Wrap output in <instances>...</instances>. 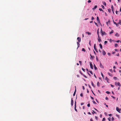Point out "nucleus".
Listing matches in <instances>:
<instances>
[{"mask_svg": "<svg viewBox=\"0 0 121 121\" xmlns=\"http://www.w3.org/2000/svg\"><path fill=\"white\" fill-rule=\"evenodd\" d=\"M105 99L106 100H108V98L107 97H106V98H105Z\"/></svg>", "mask_w": 121, "mask_h": 121, "instance_id": "obj_51", "label": "nucleus"}, {"mask_svg": "<svg viewBox=\"0 0 121 121\" xmlns=\"http://www.w3.org/2000/svg\"><path fill=\"white\" fill-rule=\"evenodd\" d=\"M115 35L117 37H118L119 36V35L118 33H116V34Z\"/></svg>", "mask_w": 121, "mask_h": 121, "instance_id": "obj_18", "label": "nucleus"}, {"mask_svg": "<svg viewBox=\"0 0 121 121\" xmlns=\"http://www.w3.org/2000/svg\"><path fill=\"white\" fill-rule=\"evenodd\" d=\"M108 55L109 56H110V54L109 53H108Z\"/></svg>", "mask_w": 121, "mask_h": 121, "instance_id": "obj_59", "label": "nucleus"}, {"mask_svg": "<svg viewBox=\"0 0 121 121\" xmlns=\"http://www.w3.org/2000/svg\"><path fill=\"white\" fill-rule=\"evenodd\" d=\"M83 76L85 78H86V76H85V75H84V74H83Z\"/></svg>", "mask_w": 121, "mask_h": 121, "instance_id": "obj_63", "label": "nucleus"}, {"mask_svg": "<svg viewBox=\"0 0 121 121\" xmlns=\"http://www.w3.org/2000/svg\"><path fill=\"white\" fill-rule=\"evenodd\" d=\"M92 114L93 115L94 114V113L96 114V113L95 112L94 110H93L92 111Z\"/></svg>", "mask_w": 121, "mask_h": 121, "instance_id": "obj_24", "label": "nucleus"}, {"mask_svg": "<svg viewBox=\"0 0 121 121\" xmlns=\"http://www.w3.org/2000/svg\"><path fill=\"white\" fill-rule=\"evenodd\" d=\"M95 119H96V120H98V117H96V116H95Z\"/></svg>", "mask_w": 121, "mask_h": 121, "instance_id": "obj_44", "label": "nucleus"}, {"mask_svg": "<svg viewBox=\"0 0 121 121\" xmlns=\"http://www.w3.org/2000/svg\"><path fill=\"white\" fill-rule=\"evenodd\" d=\"M94 19V17H91V20H93Z\"/></svg>", "mask_w": 121, "mask_h": 121, "instance_id": "obj_53", "label": "nucleus"}, {"mask_svg": "<svg viewBox=\"0 0 121 121\" xmlns=\"http://www.w3.org/2000/svg\"><path fill=\"white\" fill-rule=\"evenodd\" d=\"M76 91V89H75V91L74 92V93L73 94V96H75V95Z\"/></svg>", "mask_w": 121, "mask_h": 121, "instance_id": "obj_23", "label": "nucleus"}, {"mask_svg": "<svg viewBox=\"0 0 121 121\" xmlns=\"http://www.w3.org/2000/svg\"><path fill=\"white\" fill-rule=\"evenodd\" d=\"M76 106H74V109L77 112H78V111L76 109Z\"/></svg>", "mask_w": 121, "mask_h": 121, "instance_id": "obj_27", "label": "nucleus"}, {"mask_svg": "<svg viewBox=\"0 0 121 121\" xmlns=\"http://www.w3.org/2000/svg\"><path fill=\"white\" fill-rule=\"evenodd\" d=\"M94 68H95V70H97V68L96 67L95 65V64L94 65Z\"/></svg>", "mask_w": 121, "mask_h": 121, "instance_id": "obj_25", "label": "nucleus"}, {"mask_svg": "<svg viewBox=\"0 0 121 121\" xmlns=\"http://www.w3.org/2000/svg\"><path fill=\"white\" fill-rule=\"evenodd\" d=\"M77 40H78V42H80L81 41V39L80 37H78L77 38Z\"/></svg>", "mask_w": 121, "mask_h": 121, "instance_id": "obj_4", "label": "nucleus"}, {"mask_svg": "<svg viewBox=\"0 0 121 121\" xmlns=\"http://www.w3.org/2000/svg\"><path fill=\"white\" fill-rule=\"evenodd\" d=\"M79 42H77V43L78 45V48L80 46V44L79 43Z\"/></svg>", "mask_w": 121, "mask_h": 121, "instance_id": "obj_19", "label": "nucleus"}, {"mask_svg": "<svg viewBox=\"0 0 121 121\" xmlns=\"http://www.w3.org/2000/svg\"><path fill=\"white\" fill-rule=\"evenodd\" d=\"M108 74L110 76H111L112 75V74H111L110 73H108Z\"/></svg>", "mask_w": 121, "mask_h": 121, "instance_id": "obj_39", "label": "nucleus"}, {"mask_svg": "<svg viewBox=\"0 0 121 121\" xmlns=\"http://www.w3.org/2000/svg\"><path fill=\"white\" fill-rule=\"evenodd\" d=\"M91 2V0H88V3H90V2Z\"/></svg>", "mask_w": 121, "mask_h": 121, "instance_id": "obj_46", "label": "nucleus"}, {"mask_svg": "<svg viewBox=\"0 0 121 121\" xmlns=\"http://www.w3.org/2000/svg\"><path fill=\"white\" fill-rule=\"evenodd\" d=\"M114 120V118H113V117H112V121H113Z\"/></svg>", "mask_w": 121, "mask_h": 121, "instance_id": "obj_54", "label": "nucleus"}, {"mask_svg": "<svg viewBox=\"0 0 121 121\" xmlns=\"http://www.w3.org/2000/svg\"><path fill=\"white\" fill-rule=\"evenodd\" d=\"M97 86H100V84L99 82H98L97 83Z\"/></svg>", "mask_w": 121, "mask_h": 121, "instance_id": "obj_21", "label": "nucleus"}, {"mask_svg": "<svg viewBox=\"0 0 121 121\" xmlns=\"http://www.w3.org/2000/svg\"><path fill=\"white\" fill-rule=\"evenodd\" d=\"M113 23H114V24H115V25H116V26H118V24H117V23H116V22H114V21H113Z\"/></svg>", "mask_w": 121, "mask_h": 121, "instance_id": "obj_17", "label": "nucleus"}, {"mask_svg": "<svg viewBox=\"0 0 121 121\" xmlns=\"http://www.w3.org/2000/svg\"><path fill=\"white\" fill-rule=\"evenodd\" d=\"M80 96L81 97H82L83 96V95L82 93H81L80 95Z\"/></svg>", "mask_w": 121, "mask_h": 121, "instance_id": "obj_42", "label": "nucleus"}, {"mask_svg": "<svg viewBox=\"0 0 121 121\" xmlns=\"http://www.w3.org/2000/svg\"><path fill=\"white\" fill-rule=\"evenodd\" d=\"M106 92L108 94H109L110 93V92H109L108 91H107Z\"/></svg>", "mask_w": 121, "mask_h": 121, "instance_id": "obj_36", "label": "nucleus"}, {"mask_svg": "<svg viewBox=\"0 0 121 121\" xmlns=\"http://www.w3.org/2000/svg\"><path fill=\"white\" fill-rule=\"evenodd\" d=\"M90 66L91 67V68L92 69H93V66L91 62H90Z\"/></svg>", "mask_w": 121, "mask_h": 121, "instance_id": "obj_5", "label": "nucleus"}, {"mask_svg": "<svg viewBox=\"0 0 121 121\" xmlns=\"http://www.w3.org/2000/svg\"><path fill=\"white\" fill-rule=\"evenodd\" d=\"M79 63L80 65H82V62L81 61H79Z\"/></svg>", "mask_w": 121, "mask_h": 121, "instance_id": "obj_34", "label": "nucleus"}, {"mask_svg": "<svg viewBox=\"0 0 121 121\" xmlns=\"http://www.w3.org/2000/svg\"><path fill=\"white\" fill-rule=\"evenodd\" d=\"M110 85L112 87H113L114 86L112 84H111Z\"/></svg>", "mask_w": 121, "mask_h": 121, "instance_id": "obj_56", "label": "nucleus"}, {"mask_svg": "<svg viewBox=\"0 0 121 121\" xmlns=\"http://www.w3.org/2000/svg\"><path fill=\"white\" fill-rule=\"evenodd\" d=\"M98 40L99 42H100L101 41V40L99 36H98Z\"/></svg>", "mask_w": 121, "mask_h": 121, "instance_id": "obj_7", "label": "nucleus"}, {"mask_svg": "<svg viewBox=\"0 0 121 121\" xmlns=\"http://www.w3.org/2000/svg\"><path fill=\"white\" fill-rule=\"evenodd\" d=\"M97 7V5H95V6L94 7L93 9H96Z\"/></svg>", "mask_w": 121, "mask_h": 121, "instance_id": "obj_26", "label": "nucleus"}, {"mask_svg": "<svg viewBox=\"0 0 121 121\" xmlns=\"http://www.w3.org/2000/svg\"><path fill=\"white\" fill-rule=\"evenodd\" d=\"M101 7H102V8L103 9H104V6L103 5H101Z\"/></svg>", "mask_w": 121, "mask_h": 121, "instance_id": "obj_40", "label": "nucleus"}, {"mask_svg": "<svg viewBox=\"0 0 121 121\" xmlns=\"http://www.w3.org/2000/svg\"><path fill=\"white\" fill-rule=\"evenodd\" d=\"M86 33L88 34V35H90L91 34V33H90L88 32H86Z\"/></svg>", "mask_w": 121, "mask_h": 121, "instance_id": "obj_15", "label": "nucleus"}, {"mask_svg": "<svg viewBox=\"0 0 121 121\" xmlns=\"http://www.w3.org/2000/svg\"><path fill=\"white\" fill-rule=\"evenodd\" d=\"M111 8L112 9V10H114V9H113V6L112 5Z\"/></svg>", "mask_w": 121, "mask_h": 121, "instance_id": "obj_48", "label": "nucleus"}, {"mask_svg": "<svg viewBox=\"0 0 121 121\" xmlns=\"http://www.w3.org/2000/svg\"><path fill=\"white\" fill-rule=\"evenodd\" d=\"M82 89H83V90H84V89H85V88H84V86H82Z\"/></svg>", "mask_w": 121, "mask_h": 121, "instance_id": "obj_61", "label": "nucleus"}, {"mask_svg": "<svg viewBox=\"0 0 121 121\" xmlns=\"http://www.w3.org/2000/svg\"><path fill=\"white\" fill-rule=\"evenodd\" d=\"M91 84L92 86L94 87H95V86L94 84L93 83V82L92 81H91Z\"/></svg>", "mask_w": 121, "mask_h": 121, "instance_id": "obj_20", "label": "nucleus"}, {"mask_svg": "<svg viewBox=\"0 0 121 121\" xmlns=\"http://www.w3.org/2000/svg\"><path fill=\"white\" fill-rule=\"evenodd\" d=\"M91 99H93H93H94V98H93V97H91Z\"/></svg>", "mask_w": 121, "mask_h": 121, "instance_id": "obj_62", "label": "nucleus"}, {"mask_svg": "<svg viewBox=\"0 0 121 121\" xmlns=\"http://www.w3.org/2000/svg\"><path fill=\"white\" fill-rule=\"evenodd\" d=\"M84 104L83 103H81V105H82Z\"/></svg>", "mask_w": 121, "mask_h": 121, "instance_id": "obj_55", "label": "nucleus"}, {"mask_svg": "<svg viewBox=\"0 0 121 121\" xmlns=\"http://www.w3.org/2000/svg\"><path fill=\"white\" fill-rule=\"evenodd\" d=\"M97 21H98L100 23V21H99V17H97Z\"/></svg>", "mask_w": 121, "mask_h": 121, "instance_id": "obj_12", "label": "nucleus"}, {"mask_svg": "<svg viewBox=\"0 0 121 121\" xmlns=\"http://www.w3.org/2000/svg\"><path fill=\"white\" fill-rule=\"evenodd\" d=\"M118 44H115V46L116 47H117L118 46Z\"/></svg>", "mask_w": 121, "mask_h": 121, "instance_id": "obj_35", "label": "nucleus"}, {"mask_svg": "<svg viewBox=\"0 0 121 121\" xmlns=\"http://www.w3.org/2000/svg\"><path fill=\"white\" fill-rule=\"evenodd\" d=\"M93 102V103L94 104H96V102H95L94 101H92Z\"/></svg>", "mask_w": 121, "mask_h": 121, "instance_id": "obj_50", "label": "nucleus"}, {"mask_svg": "<svg viewBox=\"0 0 121 121\" xmlns=\"http://www.w3.org/2000/svg\"><path fill=\"white\" fill-rule=\"evenodd\" d=\"M107 43V41H105L104 42L105 44H106Z\"/></svg>", "mask_w": 121, "mask_h": 121, "instance_id": "obj_38", "label": "nucleus"}, {"mask_svg": "<svg viewBox=\"0 0 121 121\" xmlns=\"http://www.w3.org/2000/svg\"><path fill=\"white\" fill-rule=\"evenodd\" d=\"M96 45L95 44L94 45V49L95 50V51L97 52H98V51L96 49Z\"/></svg>", "mask_w": 121, "mask_h": 121, "instance_id": "obj_6", "label": "nucleus"}, {"mask_svg": "<svg viewBox=\"0 0 121 121\" xmlns=\"http://www.w3.org/2000/svg\"><path fill=\"white\" fill-rule=\"evenodd\" d=\"M113 78L114 79L116 80L117 79V78L116 77H114Z\"/></svg>", "mask_w": 121, "mask_h": 121, "instance_id": "obj_37", "label": "nucleus"}, {"mask_svg": "<svg viewBox=\"0 0 121 121\" xmlns=\"http://www.w3.org/2000/svg\"><path fill=\"white\" fill-rule=\"evenodd\" d=\"M82 51H83L84 52H85L86 51V50H85V49L84 48H82Z\"/></svg>", "mask_w": 121, "mask_h": 121, "instance_id": "obj_31", "label": "nucleus"}, {"mask_svg": "<svg viewBox=\"0 0 121 121\" xmlns=\"http://www.w3.org/2000/svg\"><path fill=\"white\" fill-rule=\"evenodd\" d=\"M112 11L113 14H114V10H112Z\"/></svg>", "mask_w": 121, "mask_h": 121, "instance_id": "obj_58", "label": "nucleus"}, {"mask_svg": "<svg viewBox=\"0 0 121 121\" xmlns=\"http://www.w3.org/2000/svg\"><path fill=\"white\" fill-rule=\"evenodd\" d=\"M99 10L100 11H102L103 12H104V11H103V10H102V9L101 8L99 9Z\"/></svg>", "mask_w": 121, "mask_h": 121, "instance_id": "obj_29", "label": "nucleus"}, {"mask_svg": "<svg viewBox=\"0 0 121 121\" xmlns=\"http://www.w3.org/2000/svg\"><path fill=\"white\" fill-rule=\"evenodd\" d=\"M115 52H112V54H114L115 53Z\"/></svg>", "mask_w": 121, "mask_h": 121, "instance_id": "obj_60", "label": "nucleus"}, {"mask_svg": "<svg viewBox=\"0 0 121 121\" xmlns=\"http://www.w3.org/2000/svg\"><path fill=\"white\" fill-rule=\"evenodd\" d=\"M99 46H100V48L101 49H102V45L101 44H100L99 45Z\"/></svg>", "mask_w": 121, "mask_h": 121, "instance_id": "obj_14", "label": "nucleus"}, {"mask_svg": "<svg viewBox=\"0 0 121 121\" xmlns=\"http://www.w3.org/2000/svg\"><path fill=\"white\" fill-rule=\"evenodd\" d=\"M100 67L102 68H104V66L101 63H100Z\"/></svg>", "mask_w": 121, "mask_h": 121, "instance_id": "obj_9", "label": "nucleus"}, {"mask_svg": "<svg viewBox=\"0 0 121 121\" xmlns=\"http://www.w3.org/2000/svg\"><path fill=\"white\" fill-rule=\"evenodd\" d=\"M87 106L88 107H90V104H88L87 105Z\"/></svg>", "mask_w": 121, "mask_h": 121, "instance_id": "obj_47", "label": "nucleus"}, {"mask_svg": "<svg viewBox=\"0 0 121 121\" xmlns=\"http://www.w3.org/2000/svg\"><path fill=\"white\" fill-rule=\"evenodd\" d=\"M101 75L102 76L103 78H104V75L102 72L101 73Z\"/></svg>", "mask_w": 121, "mask_h": 121, "instance_id": "obj_41", "label": "nucleus"}, {"mask_svg": "<svg viewBox=\"0 0 121 121\" xmlns=\"http://www.w3.org/2000/svg\"><path fill=\"white\" fill-rule=\"evenodd\" d=\"M76 106V101H75V106Z\"/></svg>", "mask_w": 121, "mask_h": 121, "instance_id": "obj_52", "label": "nucleus"}, {"mask_svg": "<svg viewBox=\"0 0 121 121\" xmlns=\"http://www.w3.org/2000/svg\"><path fill=\"white\" fill-rule=\"evenodd\" d=\"M103 31L102 30V28H101V29L100 31L101 34L102 33V32H103Z\"/></svg>", "mask_w": 121, "mask_h": 121, "instance_id": "obj_45", "label": "nucleus"}, {"mask_svg": "<svg viewBox=\"0 0 121 121\" xmlns=\"http://www.w3.org/2000/svg\"><path fill=\"white\" fill-rule=\"evenodd\" d=\"M102 54L104 56L106 54V52L104 50H103Z\"/></svg>", "mask_w": 121, "mask_h": 121, "instance_id": "obj_8", "label": "nucleus"}, {"mask_svg": "<svg viewBox=\"0 0 121 121\" xmlns=\"http://www.w3.org/2000/svg\"><path fill=\"white\" fill-rule=\"evenodd\" d=\"M105 79L106 80H107L108 79V78H107V77H106V78H105Z\"/></svg>", "mask_w": 121, "mask_h": 121, "instance_id": "obj_57", "label": "nucleus"}, {"mask_svg": "<svg viewBox=\"0 0 121 121\" xmlns=\"http://www.w3.org/2000/svg\"><path fill=\"white\" fill-rule=\"evenodd\" d=\"M73 100L72 99H71V105L72 106L73 105Z\"/></svg>", "mask_w": 121, "mask_h": 121, "instance_id": "obj_10", "label": "nucleus"}, {"mask_svg": "<svg viewBox=\"0 0 121 121\" xmlns=\"http://www.w3.org/2000/svg\"><path fill=\"white\" fill-rule=\"evenodd\" d=\"M106 24L107 25H108V24H110V21L109 20H108V22H106Z\"/></svg>", "mask_w": 121, "mask_h": 121, "instance_id": "obj_11", "label": "nucleus"}, {"mask_svg": "<svg viewBox=\"0 0 121 121\" xmlns=\"http://www.w3.org/2000/svg\"><path fill=\"white\" fill-rule=\"evenodd\" d=\"M101 35L102 36H103L104 35H106V34L104 31H103V32H102L101 34Z\"/></svg>", "mask_w": 121, "mask_h": 121, "instance_id": "obj_3", "label": "nucleus"}, {"mask_svg": "<svg viewBox=\"0 0 121 121\" xmlns=\"http://www.w3.org/2000/svg\"><path fill=\"white\" fill-rule=\"evenodd\" d=\"M89 72L92 75L93 74V72L91 71H90Z\"/></svg>", "mask_w": 121, "mask_h": 121, "instance_id": "obj_33", "label": "nucleus"}, {"mask_svg": "<svg viewBox=\"0 0 121 121\" xmlns=\"http://www.w3.org/2000/svg\"><path fill=\"white\" fill-rule=\"evenodd\" d=\"M116 110L117 111H118V112L119 113H120V111L121 110V109H119V108L118 107H116Z\"/></svg>", "mask_w": 121, "mask_h": 121, "instance_id": "obj_2", "label": "nucleus"}, {"mask_svg": "<svg viewBox=\"0 0 121 121\" xmlns=\"http://www.w3.org/2000/svg\"><path fill=\"white\" fill-rule=\"evenodd\" d=\"M105 118H103V119L102 121H105Z\"/></svg>", "mask_w": 121, "mask_h": 121, "instance_id": "obj_32", "label": "nucleus"}, {"mask_svg": "<svg viewBox=\"0 0 121 121\" xmlns=\"http://www.w3.org/2000/svg\"><path fill=\"white\" fill-rule=\"evenodd\" d=\"M118 24H120L121 25V20H119V22L118 23Z\"/></svg>", "mask_w": 121, "mask_h": 121, "instance_id": "obj_22", "label": "nucleus"}, {"mask_svg": "<svg viewBox=\"0 0 121 121\" xmlns=\"http://www.w3.org/2000/svg\"><path fill=\"white\" fill-rule=\"evenodd\" d=\"M111 97L113 99H115V97H114L113 96H112Z\"/></svg>", "mask_w": 121, "mask_h": 121, "instance_id": "obj_64", "label": "nucleus"}, {"mask_svg": "<svg viewBox=\"0 0 121 121\" xmlns=\"http://www.w3.org/2000/svg\"><path fill=\"white\" fill-rule=\"evenodd\" d=\"M113 33V30H112L111 32H110L109 34H111L112 33Z\"/></svg>", "mask_w": 121, "mask_h": 121, "instance_id": "obj_16", "label": "nucleus"}, {"mask_svg": "<svg viewBox=\"0 0 121 121\" xmlns=\"http://www.w3.org/2000/svg\"><path fill=\"white\" fill-rule=\"evenodd\" d=\"M95 22V24L97 26H98V24H97V23H96L95 22Z\"/></svg>", "mask_w": 121, "mask_h": 121, "instance_id": "obj_49", "label": "nucleus"}, {"mask_svg": "<svg viewBox=\"0 0 121 121\" xmlns=\"http://www.w3.org/2000/svg\"><path fill=\"white\" fill-rule=\"evenodd\" d=\"M103 5L106 6V3L105 2H104L103 3Z\"/></svg>", "mask_w": 121, "mask_h": 121, "instance_id": "obj_28", "label": "nucleus"}, {"mask_svg": "<svg viewBox=\"0 0 121 121\" xmlns=\"http://www.w3.org/2000/svg\"><path fill=\"white\" fill-rule=\"evenodd\" d=\"M97 34L98 36H99V29H98L97 30Z\"/></svg>", "mask_w": 121, "mask_h": 121, "instance_id": "obj_13", "label": "nucleus"}, {"mask_svg": "<svg viewBox=\"0 0 121 121\" xmlns=\"http://www.w3.org/2000/svg\"><path fill=\"white\" fill-rule=\"evenodd\" d=\"M82 70L83 71H84V72L85 71V69H83V68L82 67Z\"/></svg>", "mask_w": 121, "mask_h": 121, "instance_id": "obj_43", "label": "nucleus"}, {"mask_svg": "<svg viewBox=\"0 0 121 121\" xmlns=\"http://www.w3.org/2000/svg\"><path fill=\"white\" fill-rule=\"evenodd\" d=\"M115 85L116 86H117V85H118V86H121V85L120 84V83H119V82H115Z\"/></svg>", "mask_w": 121, "mask_h": 121, "instance_id": "obj_1", "label": "nucleus"}, {"mask_svg": "<svg viewBox=\"0 0 121 121\" xmlns=\"http://www.w3.org/2000/svg\"><path fill=\"white\" fill-rule=\"evenodd\" d=\"M111 10L110 9H108V11L109 13L111 12Z\"/></svg>", "mask_w": 121, "mask_h": 121, "instance_id": "obj_30", "label": "nucleus"}]
</instances>
